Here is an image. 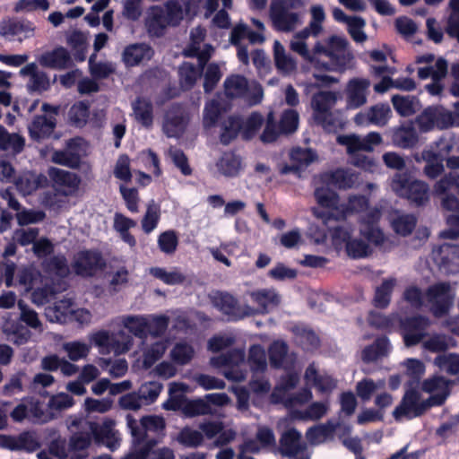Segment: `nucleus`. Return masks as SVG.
<instances>
[{
	"label": "nucleus",
	"instance_id": "f257e3e1",
	"mask_svg": "<svg viewBox=\"0 0 459 459\" xmlns=\"http://www.w3.org/2000/svg\"><path fill=\"white\" fill-rule=\"evenodd\" d=\"M354 59L344 36L333 35L314 46V67L317 70L342 73Z\"/></svg>",
	"mask_w": 459,
	"mask_h": 459
},
{
	"label": "nucleus",
	"instance_id": "f03ea898",
	"mask_svg": "<svg viewBox=\"0 0 459 459\" xmlns=\"http://www.w3.org/2000/svg\"><path fill=\"white\" fill-rule=\"evenodd\" d=\"M304 14L302 0H273L270 5V19L277 31H293L301 25Z\"/></svg>",
	"mask_w": 459,
	"mask_h": 459
},
{
	"label": "nucleus",
	"instance_id": "7ed1b4c3",
	"mask_svg": "<svg viewBox=\"0 0 459 459\" xmlns=\"http://www.w3.org/2000/svg\"><path fill=\"white\" fill-rule=\"evenodd\" d=\"M183 19L181 6L176 1H169L165 9L159 5L152 6L145 17L144 25L151 37L160 38L168 27L178 26Z\"/></svg>",
	"mask_w": 459,
	"mask_h": 459
},
{
	"label": "nucleus",
	"instance_id": "20e7f679",
	"mask_svg": "<svg viewBox=\"0 0 459 459\" xmlns=\"http://www.w3.org/2000/svg\"><path fill=\"white\" fill-rule=\"evenodd\" d=\"M67 428L72 434L68 442L71 459H86L93 432L90 420L82 417H71Z\"/></svg>",
	"mask_w": 459,
	"mask_h": 459
},
{
	"label": "nucleus",
	"instance_id": "39448f33",
	"mask_svg": "<svg viewBox=\"0 0 459 459\" xmlns=\"http://www.w3.org/2000/svg\"><path fill=\"white\" fill-rule=\"evenodd\" d=\"M429 312L435 318L446 316L453 307L455 293L447 281H441L428 287L425 292Z\"/></svg>",
	"mask_w": 459,
	"mask_h": 459
},
{
	"label": "nucleus",
	"instance_id": "423d86ee",
	"mask_svg": "<svg viewBox=\"0 0 459 459\" xmlns=\"http://www.w3.org/2000/svg\"><path fill=\"white\" fill-rule=\"evenodd\" d=\"M246 354L241 349H233L211 359V364L223 368L222 375L229 380L241 382L247 377Z\"/></svg>",
	"mask_w": 459,
	"mask_h": 459
},
{
	"label": "nucleus",
	"instance_id": "0eeeda50",
	"mask_svg": "<svg viewBox=\"0 0 459 459\" xmlns=\"http://www.w3.org/2000/svg\"><path fill=\"white\" fill-rule=\"evenodd\" d=\"M454 141L452 137L443 136L436 142V148L431 147L429 150L422 152V159L426 161L424 168L425 174L429 178H436L444 171L443 161L446 156L452 151Z\"/></svg>",
	"mask_w": 459,
	"mask_h": 459
},
{
	"label": "nucleus",
	"instance_id": "6e6552de",
	"mask_svg": "<svg viewBox=\"0 0 459 459\" xmlns=\"http://www.w3.org/2000/svg\"><path fill=\"white\" fill-rule=\"evenodd\" d=\"M91 342L100 349L101 352H111L122 354L127 352L133 345V338L124 330L109 333L101 330L93 333L91 337Z\"/></svg>",
	"mask_w": 459,
	"mask_h": 459
},
{
	"label": "nucleus",
	"instance_id": "1a4fd4ad",
	"mask_svg": "<svg viewBox=\"0 0 459 459\" xmlns=\"http://www.w3.org/2000/svg\"><path fill=\"white\" fill-rule=\"evenodd\" d=\"M127 427L136 443H145L147 440L153 439L156 443L155 437H149L150 433L160 435L165 429V420L162 417L157 415L144 416L138 423L137 420L131 415L126 416Z\"/></svg>",
	"mask_w": 459,
	"mask_h": 459
},
{
	"label": "nucleus",
	"instance_id": "9d476101",
	"mask_svg": "<svg viewBox=\"0 0 459 459\" xmlns=\"http://www.w3.org/2000/svg\"><path fill=\"white\" fill-rule=\"evenodd\" d=\"M106 266L101 253L97 250H82L78 252L72 263L74 272L82 277H92Z\"/></svg>",
	"mask_w": 459,
	"mask_h": 459
},
{
	"label": "nucleus",
	"instance_id": "9b49d317",
	"mask_svg": "<svg viewBox=\"0 0 459 459\" xmlns=\"http://www.w3.org/2000/svg\"><path fill=\"white\" fill-rule=\"evenodd\" d=\"M248 295L255 307L246 305L247 317L268 314L281 303V296L274 289H259L248 292Z\"/></svg>",
	"mask_w": 459,
	"mask_h": 459
},
{
	"label": "nucleus",
	"instance_id": "f8f14e48",
	"mask_svg": "<svg viewBox=\"0 0 459 459\" xmlns=\"http://www.w3.org/2000/svg\"><path fill=\"white\" fill-rule=\"evenodd\" d=\"M431 322L426 316L417 315L403 319V344L412 347L428 337V329Z\"/></svg>",
	"mask_w": 459,
	"mask_h": 459
},
{
	"label": "nucleus",
	"instance_id": "ddd939ff",
	"mask_svg": "<svg viewBox=\"0 0 459 459\" xmlns=\"http://www.w3.org/2000/svg\"><path fill=\"white\" fill-rule=\"evenodd\" d=\"M459 177L449 173L437 181L434 191L437 195L446 194L442 199V207L447 211H459Z\"/></svg>",
	"mask_w": 459,
	"mask_h": 459
},
{
	"label": "nucleus",
	"instance_id": "4468645a",
	"mask_svg": "<svg viewBox=\"0 0 459 459\" xmlns=\"http://www.w3.org/2000/svg\"><path fill=\"white\" fill-rule=\"evenodd\" d=\"M35 24L25 18H10L0 22V35L12 40L19 41L32 38L35 34Z\"/></svg>",
	"mask_w": 459,
	"mask_h": 459
},
{
	"label": "nucleus",
	"instance_id": "2eb2a0df",
	"mask_svg": "<svg viewBox=\"0 0 459 459\" xmlns=\"http://www.w3.org/2000/svg\"><path fill=\"white\" fill-rule=\"evenodd\" d=\"M214 307L228 316L230 321H238L247 317L246 305L241 307L238 299L226 291H216L211 296Z\"/></svg>",
	"mask_w": 459,
	"mask_h": 459
},
{
	"label": "nucleus",
	"instance_id": "dca6fc26",
	"mask_svg": "<svg viewBox=\"0 0 459 459\" xmlns=\"http://www.w3.org/2000/svg\"><path fill=\"white\" fill-rule=\"evenodd\" d=\"M48 176L56 191L64 196L76 195L82 182L77 174L58 168H50Z\"/></svg>",
	"mask_w": 459,
	"mask_h": 459
},
{
	"label": "nucleus",
	"instance_id": "f3484780",
	"mask_svg": "<svg viewBox=\"0 0 459 459\" xmlns=\"http://www.w3.org/2000/svg\"><path fill=\"white\" fill-rule=\"evenodd\" d=\"M337 142L347 147L348 153H354L360 151L372 152L375 146L382 143V137L377 132H370L364 137L356 134L339 135Z\"/></svg>",
	"mask_w": 459,
	"mask_h": 459
},
{
	"label": "nucleus",
	"instance_id": "a211bd4d",
	"mask_svg": "<svg viewBox=\"0 0 459 459\" xmlns=\"http://www.w3.org/2000/svg\"><path fill=\"white\" fill-rule=\"evenodd\" d=\"M381 212L377 208L370 209L360 219V233L370 243L378 246L384 242V234L377 222Z\"/></svg>",
	"mask_w": 459,
	"mask_h": 459
},
{
	"label": "nucleus",
	"instance_id": "6ab92c4d",
	"mask_svg": "<svg viewBox=\"0 0 459 459\" xmlns=\"http://www.w3.org/2000/svg\"><path fill=\"white\" fill-rule=\"evenodd\" d=\"M90 425L93 430L92 437L96 441L101 442L112 451L118 447L120 438L115 429V420L105 419L102 423L90 420Z\"/></svg>",
	"mask_w": 459,
	"mask_h": 459
},
{
	"label": "nucleus",
	"instance_id": "aec40b11",
	"mask_svg": "<svg viewBox=\"0 0 459 459\" xmlns=\"http://www.w3.org/2000/svg\"><path fill=\"white\" fill-rule=\"evenodd\" d=\"M434 260L440 270L447 274H455L459 272V246L443 244L434 253Z\"/></svg>",
	"mask_w": 459,
	"mask_h": 459
},
{
	"label": "nucleus",
	"instance_id": "412c9836",
	"mask_svg": "<svg viewBox=\"0 0 459 459\" xmlns=\"http://www.w3.org/2000/svg\"><path fill=\"white\" fill-rule=\"evenodd\" d=\"M421 389L425 393H436L428 398L433 406L444 404L450 394L448 381L442 376H433L425 379L421 384Z\"/></svg>",
	"mask_w": 459,
	"mask_h": 459
},
{
	"label": "nucleus",
	"instance_id": "4be33fe9",
	"mask_svg": "<svg viewBox=\"0 0 459 459\" xmlns=\"http://www.w3.org/2000/svg\"><path fill=\"white\" fill-rule=\"evenodd\" d=\"M391 108L387 103H378L370 107L366 112H359L354 117L359 126L375 125L384 126L391 116Z\"/></svg>",
	"mask_w": 459,
	"mask_h": 459
},
{
	"label": "nucleus",
	"instance_id": "5701e85b",
	"mask_svg": "<svg viewBox=\"0 0 459 459\" xmlns=\"http://www.w3.org/2000/svg\"><path fill=\"white\" fill-rule=\"evenodd\" d=\"M314 195L320 206L330 209L328 212L315 211V215L325 221L331 219L334 220V215L331 214H338L339 212L338 208L341 205V203L338 194L327 187H317L316 188Z\"/></svg>",
	"mask_w": 459,
	"mask_h": 459
},
{
	"label": "nucleus",
	"instance_id": "b1692460",
	"mask_svg": "<svg viewBox=\"0 0 459 459\" xmlns=\"http://www.w3.org/2000/svg\"><path fill=\"white\" fill-rule=\"evenodd\" d=\"M371 82L367 78L351 79L346 86L347 106L358 108L367 102L368 91Z\"/></svg>",
	"mask_w": 459,
	"mask_h": 459
},
{
	"label": "nucleus",
	"instance_id": "393cba45",
	"mask_svg": "<svg viewBox=\"0 0 459 459\" xmlns=\"http://www.w3.org/2000/svg\"><path fill=\"white\" fill-rule=\"evenodd\" d=\"M39 63L43 67L59 71L70 68L74 65L69 51L64 47H57L43 53L39 57Z\"/></svg>",
	"mask_w": 459,
	"mask_h": 459
},
{
	"label": "nucleus",
	"instance_id": "a878e982",
	"mask_svg": "<svg viewBox=\"0 0 459 459\" xmlns=\"http://www.w3.org/2000/svg\"><path fill=\"white\" fill-rule=\"evenodd\" d=\"M418 387H408L403 394V417L414 418L422 415L430 404L429 399L420 401V394L417 390Z\"/></svg>",
	"mask_w": 459,
	"mask_h": 459
},
{
	"label": "nucleus",
	"instance_id": "bb28decb",
	"mask_svg": "<svg viewBox=\"0 0 459 459\" xmlns=\"http://www.w3.org/2000/svg\"><path fill=\"white\" fill-rule=\"evenodd\" d=\"M208 56L205 54H201L198 56V65L185 62L179 67V81L182 88L190 90L194 87L196 81L201 77Z\"/></svg>",
	"mask_w": 459,
	"mask_h": 459
},
{
	"label": "nucleus",
	"instance_id": "cd10ccee",
	"mask_svg": "<svg viewBox=\"0 0 459 459\" xmlns=\"http://www.w3.org/2000/svg\"><path fill=\"white\" fill-rule=\"evenodd\" d=\"M56 126V119L54 115L35 116L29 125V134L32 140L40 141L48 138Z\"/></svg>",
	"mask_w": 459,
	"mask_h": 459
},
{
	"label": "nucleus",
	"instance_id": "c85d7f7f",
	"mask_svg": "<svg viewBox=\"0 0 459 459\" xmlns=\"http://www.w3.org/2000/svg\"><path fill=\"white\" fill-rule=\"evenodd\" d=\"M340 423L329 420L325 423L317 424L307 429L306 438L311 446H318L326 441L333 440Z\"/></svg>",
	"mask_w": 459,
	"mask_h": 459
},
{
	"label": "nucleus",
	"instance_id": "c756f323",
	"mask_svg": "<svg viewBox=\"0 0 459 459\" xmlns=\"http://www.w3.org/2000/svg\"><path fill=\"white\" fill-rule=\"evenodd\" d=\"M185 126L183 108L179 104H174L166 113L163 129L169 137H177L184 131Z\"/></svg>",
	"mask_w": 459,
	"mask_h": 459
},
{
	"label": "nucleus",
	"instance_id": "7c9ffc66",
	"mask_svg": "<svg viewBox=\"0 0 459 459\" xmlns=\"http://www.w3.org/2000/svg\"><path fill=\"white\" fill-rule=\"evenodd\" d=\"M306 446L301 441V433L292 428L282 433L279 441V452L283 457L294 456Z\"/></svg>",
	"mask_w": 459,
	"mask_h": 459
},
{
	"label": "nucleus",
	"instance_id": "2f4dec72",
	"mask_svg": "<svg viewBox=\"0 0 459 459\" xmlns=\"http://www.w3.org/2000/svg\"><path fill=\"white\" fill-rule=\"evenodd\" d=\"M403 197L416 206L424 205L429 197V186L420 180L408 182L403 178Z\"/></svg>",
	"mask_w": 459,
	"mask_h": 459
},
{
	"label": "nucleus",
	"instance_id": "473e14b6",
	"mask_svg": "<svg viewBox=\"0 0 459 459\" xmlns=\"http://www.w3.org/2000/svg\"><path fill=\"white\" fill-rule=\"evenodd\" d=\"M153 49L146 43H134L127 46L123 51V61L126 66H134L144 60H150Z\"/></svg>",
	"mask_w": 459,
	"mask_h": 459
},
{
	"label": "nucleus",
	"instance_id": "72a5a7b5",
	"mask_svg": "<svg viewBox=\"0 0 459 459\" xmlns=\"http://www.w3.org/2000/svg\"><path fill=\"white\" fill-rule=\"evenodd\" d=\"M356 180V174L344 169H337L322 175V181L324 183L343 190L351 188Z\"/></svg>",
	"mask_w": 459,
	"mask_h": 459
},
{
	"label": "nucleus",
	"instance_id": "f704fd0d",
	"mask_svg": "<svg viewBox=\"0 0 459 459\" xmlns=\"http://www.w3.org/2000/svg\"><path fill=\"white\" fill-rule=\"evenodd\" d=\"M339 93L334 91H319L312 97L313 118L321 119L324 114L331 111L336 104Z\"/></svg>",
	"mask_w": 459,
	"mask_h": 459
},
{
	"label": "nucleus",
	"instance_id": "c9c22d12",
	"mask_svg": "<svg viewBox=\"0 0 459 459\" xmlns=\"http://www.w3.org/2000/svg\"><path fill=\"white\" fill-rule=\"evenodd\" d=\"M368 322L371 326L379 330L402 332V316L397 313L385 316L379 312L371 311Z\"/></svg>",
	"mask_w": 459,
	"mask_h": 459
},
{
	"label": "nucleus",
	"instance_id": "e433bc0d",
	"mask_svg": "<svg viewBox=\"0 0 459 459\" xmlns=\"http://www.w3.org/2000/svg\"><path fill=\"white\" fill-rule=\"evenodd\" d=\"M47 184L48 178L46 176L30 171L22 173L15 182L17 189L23 195H30L39 188L44 187Z\"/></svg>",
	"mask_w": 459,
	"mask_h": 459
},
{
	"label": "nucleus",
	"instance_id": "4c0bfd02",
	"mask_svg": "<svg viewBox=\"0 0 459 459\" xmlns=\"http://www.w3.org/2000/svg\"><path fill=\"white\" fill-rule=\"evenodd\" d=\"M274 64L280 74L290 75L297 69L296 60L285 51L284 47L275 40L273 43Z\"/></svg>",
	"mask_w": 459,
	"mask_h": 459
},
{
	"label": "nucleus",
	"instance_id": "58836bf2",
	"mask_svg": "<svg viewBox=\"0 0 459 459\" xmlns=\"http://www.w3.org/2000/svg\"><path fill=\"white\" fill-rule=\"evenodd\" d=\"M368 199L364 195H351L347 203L341 204L338 214H334L335 221L346 219L348 215L359 213L368 208ZM331 215H333L332 213Z\"/></svg>",
	"mask_w": 459,
	"mask_h": 459
},
{
	"label": "nucleus",
	"instance_id": "ea45409f",
	"mask_svg": "<svg viewBox=\"0 0 459 459\" xmlns=\"http://www.w3.org/2000/svg\"><path fill=\"white\" fill-rule=\"evenodd\" d=\"M422 349L430 353H442L445 352L450 348L455 345V342L452 337L440 333H435L429 335L428 338L426 337L424 341L421 342Z\"/></svg>",
	"mask_w": 459,
	"mask_h": 459
},
{
	"label": "nucleus",
	"instance_id": "a19ab883",
	"mask_svg": "<svg viewBox=\"0 0 459 459\" xmlns=\"http://www.w3.org/2000/svg\"><path fill=\"white\" fill-rule=\"evenodd\" d=\"M328 409L327 403L314 402L305 410H291L290 416L297 420H318L327 413Z\"/></svg>",
	"mask_w": 459,
	"mask_h": 459
},
{
	"label": "nucleus",
	"instance_id": "79ce46f5",
	"mask_svg": "<svg viewBox=\"0 0 459 459\" xmlns=\"http://www.w3.org/2000/svg\"><path fill=\"white\" fill-rule=\"evenodd\" d=\"M80 139H70L66 146L68 150L56 151L53 153L52 160L56 164L77 169L81 164V156L74 152L72 150L78 145Z\"/></svg>",
	"mask_w": 459,
	"mask_h": 459
},
{
	"label": "nucleus",
	"instance_id": "37998d69",
	"mask_svg": "<svg viewBox=\"0 0 459 459\" xmlns=\"http://www.w3.org/2000/svg\"><path fill=\"white\" fill-rule=\"evenodd\" d=\"M224 92L229 99H238L246 97L248 91V82L245 76L231 74L228 76L223 83Z\"/></svg>",
	"mask_w": 459,
	"mask_h": 459
},
{
	"label": "nucleus",
	"instance_id": "c03bdc74",
	"mask_svg": "<svg viewBox=\"0 0 459 459\" xmlns=\"http://www.w3.org/2000/svg\"><path fill=\"white\" fill-rule=\"evenodd\" d=\"M389 346V341L386 337H379L372 344L362 350L361 359L365 363L376 362L387 355Z\"/></svg>",
	"mask_w": 459,
	"mask_h": 459
},
{
	"label": "nucleus",
	"instance_id": "a18cd8bd",
	"mask_svg": "<svg viewBox=\"0 0 459 459\" xmlns=\"http://www.w3.org/2000/svg\"><path fill=\"white\" fill-rule=\"evenodd\" d=\"M25 146V138L16 133H9L0 125V151L11 152L13 154L21 153Z\"/></svg>",
	"mask_w": 459,
	"mask_h": 459
},
{
	"label": "nucleus",
	"instance_id": "49530a36",
	"mask_svg": "<svg viewBox=\"0 0 459 459\" xmlns=\"http://www.w3.org/2000/svg\"><path fill=\"white\" fill-rule=\"evenodd\" d=\"M305 378L312 382L320 393H330L336 387V381L331 376L319 375L313 364L307 368Z\"/></svg>",
	"mask_w": 459,
	"mask_h": 459
},
{
	"label": "nucleus",
	"instance_id": "de8ad7c7",
	"mask_svg": "<svg viewBox=\"0 0 459 459\" xmlns=\"http://www.w3.org/2000/svg\"><path fill=\"white\" fill-rule=\"evenodd\" d=\"M395 285L396 280L394 278H388L384 280L379 286H377L372 300L373 306L380 309L386 308L390 304Z\"/></svg>",
	"mask_w": 459,
	"mask_h": 459
},
{
	"label": "nucleus",
	"instance_id": "09e8293b",
	"mask_svg": "<svg viewBox=\"0 0 459 459\" xmlns=\"http://www.w3.org/2000/svg\"><path fill=\"white\" fill-rule=\"evenodd\" d=\"M186 390V385L183 383L172 382L169 384V398L162 404L163 409L168 411H180L183 413V407L186 398L183 392Z\"/></svg>",
	"mask_w": 459,
	"mask_h": 459
},
{
	"label": "nucleus",
	"instance_id": "8fccbe9b",
	"mask_svg": "<svg viewBox=\"0 0 459 459\" xmlns=\"http://www.w3.org/2000/svg\"><path fill=\"white\" fill-rule=\"evenodd\" d=\"M219 172L227 177H237L241 169V159L233 152H224L216 162Z\"/></svg>",
	"mask_w": 459,
	"mask_h": 459
},
{
	"label": "nucleus",
	"instance_id": "3c124183",
	"mask_svg": "<svg viewBox=\"0 0 459 459\" xmlns=\"http://www.w3.org/2000/svg\"><path fill=\"white\" fill-rule=\"evenodd\" d=\"M247 362L252 373H265L267 369L266 353L260 344H254L250 346Z\"/></svg>",
	"mask_w": 459,
	"mask_h": 459
},
{
	"label": "nucleus",
	"instance_id": "603ef678",
	"mask_svg": "<svg viewBox=\"0 0 459 459\" xmlns=\"http://www.w3.org/2000/svg\"><path fill=\"white\" fill-rule=\"evenodd\" d=\"M405 374L409 377L406 385L408 387H419L420 379L425 373V364L418 359H407L403 361Z\"/></svg>",
	"mask_w": 459,
	"mask_h": 459
},
{
	"label": "nucleus",
	"instance_id": "864d4df0",
	"mask_svg": "<svg viewBox=\"0 0 459 459\" xmlns=\"http://www.w3.org/2000/svg\"><path fill=\"white\" fill-rule=\"evenodd\" d=\"M123 325L134 336L144 339L149 331V320L143 316H126L123 317Z\"/></svg>",
	"mask_w": 459,
	"mask_h": 459
},
{
	"label": "nucleus",
	"instance_id": "5fc2aeb1",
	"mask_svg": "<svg viewBox=\"0 0 459 459\" xmlns=\"http://www.w3.org/2000/svg\"><path fill=\"white\" fill-rule=\"evenodd\" d=\"M133 110L135 115V118L143 126L148 127L152 125L153 108L151 100L144 98H137L133 103Z\"/></svg>",
	"mask_w": 459,
	"mask_h": 459
},
{
	"label": "nucleus",
	"instance_id": "6e6d98bb",
	"mask_svg": "<svg viewBox=\"0 0 459 459\" xmlns=\"http://www.w3.org/2000/svg\"><path fill=\"white\" fill-rule=\"evenodd\" d=\"M385 386V381L379 379L374 381L371 378H363L356 385V392L358 396L363 402H368L371 399L374 393L383 390Z\"/></svg>",
	"mask_w": 459,
	"mask_h": 459
},
{
	"label": "nucleus",
	"instance_id": "4d7b16f0",
	"mask_svg": "<svg viewBox=\"0 0 459 459\" xmlns=\"http://www.w3.org/2000/svg\"><path fill=\"white\" fill-rule=\"evenodd\" d=\"M289 351L287 343L283 341H275L268 348V356L271 367L281 368L284 367Z\"/></svg>",
	"mask_w": 459,
	"mask_h": 459
},
{
	"label": "nucleus",
	"instance_id": "13d9d810",
	"mask_svg": "<svg viewBox=\"0 0 459 459\" xmlns=\"http://www.w3.org/2000/svg\"><path fill=\"white\" fill-rule=\"evenodd\" d=\"M149 272L152 277L161 281L167 285L182 284L186 281V275L178 268H174L173 271L168 272L162 267H152Z\"/></svg>",
	"mask_w": 459,
	"mask_h": 459
},
{
	"label": "nucleus",
	"instance_id": "bf43d9fd",
	"mask_svg": "<svg viewBox=\"0 0 459 459\" xmlns=\"http://www.w3.org/2000/svg\"><path fill=\"white\" fill-rule=\"evenodd\" d=\"M294 333L297 342L304 350L314 351L319 347L320 339L313 330L297 326Z\"/></svg>",
	"mask_w": 459,
	"mask_h": 459
},
{
	"label": "nucleus",
	"instance_id": "052dcab7",
	"mask_svg": "<svg viewBox=\"0 0 459 459\" xmlns=\"http://www.w3.org/2000/svg\"><path fill=\"white\" fill-rule=\"evenodd\" d=\"M68 116L73 125L77 127H82L86 125L90 116V104L86 101L74 103L70 108Z\"/></svg>",
	"mask_w": 459,
	"mask_h": 459
},
{
	"label": "nucleus",
	"instance_id": "680f3d73",
	"mask_svg": "<svg viewBox=\"0 0 459 459\" xmlns=\"http://www.w3.org/2000/svg\"><path fill=\"white\" fill-rule=\"evenodd\" d=\"M212 412L209 403L202 399L186 400L183 407V414L185 417L193 418L195 416L207 415Z\"/></svg>",
	"mask_w": 459,
	"mask_h": 459
},
{
	"label": "nucleus",
	"instance_id": "e2e57ef3",
	"mask_svg": "<svg viewBox=\"0 0 459 459\" xmlns=\"http://www.w3.org/2000/svg\"><path fill=\"white\" fill-rule=\"evenodd\" d=\"M177 441L186 447H197L203 444L204 435L199 430L185 427L178 434Z\"/></svg>",
	"mask_w": 459,
	"mask_h": 459
},
{
	"label": "nucleus",
	"instance_id": "0e129e2a",
	"mask_svg": "<svg viewBox=\"0 0 459 459\" xmlns=\"http://www.w3.org/2000/svg\"><path fill=\"white\" fill-rule=\"evenodd\" d=\"M434 365L445 369L449 375L455 376L459 373V354L447 353L437 355L433 361Z\"/></svg>",
	"mask_w": 459,
	"mask_h": 459
},
{
	"label": "nucleus",
	"instance_id": "69168bd1",
	"mask_svg": "<svg viewBox=\"0 0 459 459\" xmlns=\"http://www.w3.org/2000/svg\"><path fill=\"white\" fill-rule=\"evenodd\" d=\"M242 128V122L240 118L230 117L222 126V131L220 135L221 143L224 145L229 144L235 139Z\"/></svg>",
	"mask_w": 459,
	"mask_h": 459
},
{
	"label": "nucleus",
	"instance_id": "338daca9",
	"mask_svg": "<svg viewBox=\"0 0 459 459\" xmlns=\"http://www.w3.org/2000/svg\"><path fill=\"white\" fill-rule=\"evenodd\" d=\"M195 354L192 345L186 342H178L170 351L172 360L178 365H186L191 361Z\"/></svg>",
	"mask_w": 459,
	"mask_h": 459
},
{
	"label": "nucleus",
	"instance_id": "774afa93",
	"mask_svg": "<svg viewBox=\"0 0 459 459\" xmlns=\"http://www.w3.org/2000/svg\"><path fill=\"white\" fill-rule=\"evenodd\" d=\"M27 375L24 371H18L12 375L11 377L3 385L1 394L4 396L11 397L23 391V381Z\"/></svg>",
	"mask_w": 459,
	"mask_h": 459
}]
</instances>
